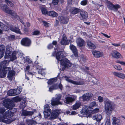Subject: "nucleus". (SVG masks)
I'll use <instances>...</instances> for the list:
<instances>
[{"label": "nucleus", "instance_id": "obj_1", "mask_svg": "<svg viewBox=\"0 0 125 125\" xmlns=\"http://www.w3.org/2000/svg\"><path fill=\"white\" fill-rule=\"evenodd\" d=\"M52 55V56H55L58 62H60L61 67L62 70H64L65 68L71 66L72 65L70 62L64 57L66 55L64 51H60L58 49H55V51L53 52Z\"/></svg>", "mask_w": 125, "mask_h": 125}, {"label": "nucleus", "instance_id": "obj_2", "mask_svg": "<svg viewBox=\"0 0 125 125\" xmlns=\"http://www.w3.org/2000/svg\"><path fill=\"white\" fill-rule=\"evenodd\" d=\"M5 111L4 108H0V122L8 124L14 121L15 118L12 117L14 113L12 112L9 110L4 112Z\"/></svg>", "mask_w": 125, "mask_h": 125}, {"label": "nucleus", "instance_id": "obj_3", "mask_svg": "<svg viewBox=\"0 0 125 125\" xmlns=\"http://www.w3.org/2000/svg\"><path fill=\"white\" fill-rule=\"evenodd\" d=\"M7 72H8L7 77L10 80H11L15 75V72L14 71L11 70V68L9 67L2 68L0 69V77H5Z\"/></svg>", "mask_w": 125, "mask_h": 125}, {"label": "nucleus", "instance_id": "obj_4", "mask_svg": "<svg viewBox=\"0 0 125 125\" xmlns=\"http://www.w3.org/2000/svg\"><path fill=\"white\" fill-rule=\"evenodd\" d=\"M11 49V47L9 46L6 47L4 58L5 59L9 58L10 61H13L17 59V57L15 54H16V52L14 51L12 52Z\"/></svg>", "mask_w": 125, "mask_h": 125}, {"label": "nucleus", "instance_id": "obj_5", "mask_svg": "<svg viewBox=\"0 0 125 125\" xmlns=\"http://www.w3.org/2000/svg\"><path fill=\"white\" fill-rule=\"evenodd\" d=\"M0 8L5 13L11 15L15 18H17L18 20H19L20 18L16 13L14 11L10 9L7 5H0Z\"/></svg>", "mask_w": 125, "mask_h": 125}, {"label": "nucleus", "instance_id": "obj_6", "mask_svg": "<svg viewBox=\"0 0 125 125\" xmlns=\"http://www.w3.org/2000/svg\"><path fill=\"white\" fill-rule=\"evenodd\" d=\"M104 102L105 104V109L106 113L108 115L111 114L113 110L112 105V102L107 98H105Z\"/></svg>", "mask_w": 125, "mask_h": 125}, {"label": "nucleus", "instance_id": "obj_7", "mask_svg": "<svg viewBox=\"0 0 125 125\" xmlns=\"http://www.w3.org/2000/svg\"><path fill=\"white\" fill-rule=\"evenodd\" d=\"M43 114L45 118L53 120L50 119L51 115L52 114L51 110L50 109L49 104H46L44 106Z\"/></svg>", "mask_w": 125, "mask_h": 125}, {"label": "nucleus", "instance_id": "obj_8", "mask_svg": "<svg viewBox=\"0 0 125 125\" xmlns=\"http://www.w3.org/2000/svg\"><path fill=\"white\" fill-rule=\"evenodd\" d=\"M62 95L60 94H55L54 97H53L52 99L51 104L52 105H56L59 104H62V103L60 101Z\"/></svg>", "mask_w": 125, "mask_h": 125}, {"label": "nucleus", "instance_id": "obj_9", "mask_svg": "<svg viewBox=\"0 0 125 125\" xmlns=\"http://www.w3.org/2000/svg\"><path fill=\"white\" fill-rule=\"evenodd\" d=\"M92 109V108L90 107L89 106H84L81 112L83 114L88 115L89 117H91L92 116L91 114Z\"/></svg>", "mask_w": 125, "mask_h": 125}, {"label": "nucleus", "instance_id": "obj_10", "mask_svg": "<svg viewBox=\"0 0 125 125\" xmlns=\"http://www.w3.org/2000/svg\"><path fill=\"white\" fill-rule=\"evenodd\" d=\"M62 113V112L60 109H57L52 111V114L50 118L51 119L54 120L57 118L59 115Z\"/></svg>", "mask_w": 125, "mask_h": 125}, {"label": "nucleus", "instance_id": "obj_11", "mask_svg": "<svg viewBox=\"0 0 125 125\" xmlns=\"http://www.w3.org/2000/svg\"><path fill=\"white\" fill-rule=\"evenodd\" d=\"M4 106L8 109H11L14 107V104L9 99H7L3 102Z\"/></svg>", "mask_w": 125, "mask_h": 125}, {"label": "nucleus", "instance_id": "obj_12", "mask_svg": "<svg viewBox=\"0 0 125 125\" xmlns=\"http://www.w3.org/2000/svg\"><path fill=\"white\" fill-rule=\"evenodd\" d=\"M110 55L113 58H122L123 57L116 50H114L111 53Z\"/></svg>", "mask_w": 125, "mask_h": 125}, {"label": "nucleus", "instance_id": "obj_13", "mask_svg": "<svg viewBox=\"0 0 125 125\" xmlns=\"http://www.w3.org/2000/svg\"><path fill=\"white\" fill-rule=\"evenodd\" d=\"M21 44L25 46H29L30 45L31 42L29 38H23L21 41Z\"/></svg>", "mask_w": 125, "mask_h": 125}, {"label": "nucleus", "instance_id": "obj_14", "mask_svg": "<svg viewBox=\"0 0 125 125\" xmlns=\"http://www.w3.org/2000/svg\"><path fill=\"white\" fill-rule=\"evenodd\" d=\"M76 96L73 95H68L65 98L64 102L68 104L69 103H71L74 101Z\"/></svg>", "mask_w": 125, "mask_h": 125}, {"label": "nucleus", "instance_id": "obj_15", "mask_svg": "<svg viewBox=\"0 0 125 125\" xmlns=\"http://www.w3.org/2000/svg\"><path fill=\"white\" fill-rule=\"evenodd\" d=\"M108 8L110 9L113 10L115 11L118 8L120 7V6L118 5H113L111 2L108 1L107 5Z\"/></svg>", "mask_w": 125, "mask_h": 125}, {"label": "nucleus", "instance_id": "obj_16", "mask_svg": "<svg viewBox=\"0 0 125 125\" xmlns=\"http://www.w3.org/2000/svg\"><path fill=\"white\" fill-rule=\"evenodd\" d=\"M59 88L61 90L62 89V85L60 83L59 85L55 84L50 87L49 88V91L50 92H51L53 90L57 89Z\"/></svg>", "mask_w": 125, "mask_h": 125}, {"label": "nucleus", "instance_id": "obj_17", "mask_svg": "<svg viewBox=\"0 0 125 125\" xmlns=\"http://www.w3.org/2000/svg\"><path fill=\"white\" fill-rule=\"evenodd\" d=\"M65 80L67 81L74 84L81 85L83 84L84 83V82L83 81L79 82L75 81L72 80L70 79L69 78L66 76H65Z\"/></svg>", "mask_w": 125, "mask_h": 125}, {"label": "nucleus", "instance_id": "obj_18", "mask_svg": "<svg viewBox=\"0 0 125 125\" xmlns=\"http://www.w3.org/2000/svg\"><path fill=\"white\" fill-rule=\"evenodd\" d=\"M71 41L70 40H68L65 34H63L62 36V38L61 43V44L63 45H67L71 42Z\"/></svg>", "mask_w": 125, "mask_h": 125}, {"label": "nucleus", "instance_id": "obj_19", "mask_svg": "<svg viewBox=\"0 0 125 125\" xmlns=\"http://www.w3.org/2000/svg\"><path fill=\"white\" fill-rule=\"evenodd\" d=\"M93 94L91 93H87L84 94L82 96L83 100L87 101L89 100L92 97Z\"/></svg>", "mask_w": 125, "mask_h": 125}, {"label": "nucleus", "instance_id": "obj_20", "mask_svg": "<svg viewBox=\"0 0 125 125\" xmlns=\"http://www.w3.org/2000/svg\"><path fill=\"white\" fill-rule=\"evenodd\" d=\"M92 53L94 56L97 58H99L102 56L103 54L102 52H100L94 50L92 52Z\"/></svg>", "mask_w": 125, "mask_h": 125}, {"label": "nucleus", "instance_id": "obj_21", "mask_svg": "<svg viewBox=\"0 0 125 125\" xmlns=\"http://www.w3.org/2000/svg\"><path fill=\"white\" fill-rule=\"evenodd\" d=\"M76 43L78 46L81 47L85 44V42L84 40L80 38H79L76 40Z\"/></svg>", "mask_w": 125, "mask_h": 125}, {"label": "nucleus", "instance_id": "obj_22", "mask_svg": "<svg viewBox=\"0 0 125 125\" xmlns=\"http://www.w3.org/2000/svg\"><path fill=\"white\" fill-rule=\"evenodd\" d=\"M70 49L72 51L75 57H77L78 56L77 50L75 46L73 45H70Z\"/></svg>", "mask_w": 125, "mask_h": 125}, {"label": "nucleus", "instance_id": "obj_23", "mask_svg": "<svg viewBox=\"0 0 125 125\" xmlns=\"http://www.w3.org/2000/svg\"><path fill=\"white\" fill-rule=\"evenodd\" d=\"M58 19L61 23L65 24L67 23L69 21L67 17H64L63 16L59 17Z\"/></svg>", "mask_w": 125, "mask_h": 125}, {"label": "nucleus", "instance_id": "obj_24", "mask_svg": "<svg viewBox=\"0 0 125 125\" xmlns=\"http://www.w3.org/2000/svg\"><path fill=\"white\" fill-rule=\"evenodd\" d=\"M113 74L115 76L122 79L125 78V74L120 73H118L115 72L113 73Z\"/></svg>", "mask_w": 125, "mask_h": 125}, {"label": "nucleus", "instance_id": "obj_25", "mask_svg": "<svg viewBox=\"0 0 125 125\" xmlns=\"http://www.w3.org/2000/svg\"><path fill=\"white\" fill-rule=\"evenodd\" d=\"M93 119L95 120L98 121L100 122L102 118V116L100 114H94L92 115L91 117Z\"/></svg>", "mask_w": 125, "mask_h": 125}, {"label": "nucleus", "instance_id": "obj_26", "mask_svg": "<svg viewBox=\"0 0 125 125\" xmlns=\"http://www.w3.org/2000/svg\"><path fill=\"white\" fill-rule=\"evenodd\" d=\"M10 61V60H4L1 63V65H0V67L1 69L5 68V67H5V66L8 65Z\"/></svg>", "mask_w": 125, "mask_h": 125}, {"label": "nucleus", "instance_id": "obj_27", "mask_svg": "<svg viewBox=\"0 0 125 125\" xmlns=\"http://www.w3.org/2000/svg\"><path fill=\"white\" fill-rule=\"evenodd\" d=\"M33 114V112L31 111H28L25 110H23L21 114L22 116H26L28 115H31Z\"/></svg>", "mask_w": 125, "mask_h": 125}, {"label": "nucleus", "instance_id": "obj_28", "mask_svg": "<svg viewBox=\"0 0 125 125\" xmlns=\"http://www.w3.org/2000/svg\"><path fill=\"white\" fill-rule=\"evenodd\" d=\"M113 124L114 125H119L120 124V120L115 117H113L112 119Z\"/></svg>", "mask_w": 125, "mask_h": 125}, {"label": "nucleus", "instance_id": "obj_29", "mask_svg": "<svg viewBox=\"0 0 125 125\" xmlns=\"http://www.w3.org/2000/svg\"><path fill=\"white\" fill-rule=\"evenodd\" d=\"M47 15L49 16L55 17L57 16L58 14L55 12L51 11L47 12Z\"/></svg>", "mask_w": 125, "mask_h": 125}, {"label": "nucleus", "instance_id": "obj_30", "mask_svg": "<svg viewBox=\"0 0 125 125\" xmlns=\"http://www.w3.org/2000/svg\"><path fill=\"white\" fill-rule=\"evenodd\" d=\"M80 14L82 17V19H85L87 18V13L85 11H81Z\"/></svg>", "mask_w": 125, "mask_h": 125}, {"label": "nucleus", "instance_id": "obj_31", "mask_svg": "<svg viewBox=\"0 0 125 125\" xmlns=\"http://www.w3.org/2000/svg\"><path fill=\"white\" fill-rule=\"evenodd\" d=\"M10 27V29L12 31L17 33L21 34V32L18 28L14 27H11V26Z\"/></svg>", "mask_w": 125, "mask_h": 125}, {"label": "nucleus", "instance_id": "obj_32", "mask_svg": "<svg viewBox=\"0 0 125 125\" xmlns=\"http://www.w3.org/2000/svg\"><path fill=\"white\" fill-rule=\"evenodd\" d=\"M81 102L80 101H78L76 102L75 104L73 106V109L74 110H76L80 106Z\"/></svg>", "mask_w": 125, "mask_h": 125}, {"label": "nucleus", "instance_id": "obj_33", "mask_svg": "<svg viewBox=\"0 0 125 125\" xmlns=\"http://www.w3.org/2000/svg\"><path fill=\"white\" fill-rule=\"evenodd\" d=\"M88 46L90 48L94 49L96 48V46L94 44L91 42L90 41H88L87 42Z\"/></svg>", "mask_w": 125, "mask_h": 125}, {"label": "nucleus", "instance_id": "obj_34", "mask_svg": "<svg viewBox=\"0 0 125 125\" xmlns=\"http://www.w3.org/2000/svg\"><path fill=\"white\" fill-rule=\"evenodd\" d=\"M71 13L73 14H75L80 11V10L78 8H73L70 10Z\"/></svg>", "mask_w": 125, "mask_h": 125}, {"label": "nucleus", "instance_id": "obj_35", "mask_svg": "<svg viewBox=\"0 0 125 125\" xmlns=\"http://www.w3.org/2000/svg\"><path fill=\"white\" fill-rule=\"evenodd\" d=\"M16 57L17 55H18V57L21 58L22 60L24 59H25L24 55L20 52H16Z\"/></svg>", "mask_w": 125, "mask_h": 125}, {"label": "nucleus", "instance_id": "obj_36", "mask_svg": "<svg viewBox=\"0 0 125 125\" xmlns=\"http://www.w3.org/2000/svg\"><path fill=\"white\" fill-rule=\"evenodd\" d=\"M28 125H33L36 124V122L32 120H27L26 121Z\"/></svg>", "mask_w": 125, "mask_h": 125}, {"label": "nucleus", "instance_id": "obj_37", "mask_svg": "<svg viewBox=\"0 0 125 125\" xmlns=\"http://www.w3.org/2000/svg\"><path fill=\"white\" fill-rule=\"evenodd\" d=\"M9 25L7 23L6 25L3 24L1 27V28L4 31H7L9 30Z\"/></svg>", "mask_w": 125, "mask_h": 125}, {"label": "nucleus", "instance_id": "obj_38", "mask_svg": "<svg viewBox=\"0 0 125 125\" xmlns=\"http://www.w3.org/2000/svg\"><path fill=\"white\" fill-rule=\"evenodd\" d=\"M57 44V41H53L52 43L49 45L48 46V48L49 49H52L53 47V45H56Z\"/></svg>", "mask_w": 125, "mask_h": 125}, {"label": "nucleus", "instance_id": "obj_39", "mask_svg": "<svg viewBox=\"0 0 125 125\" xmlns=\"http://www.w3.org/2000/svg\"><path fill=\"white\" fill-rule=\"evenodd\" d=\"M57 80V79L56 78H52L50 79L49 80L47 83L48 84H51L56 82Z\"/></svg>", "mask_w": 125, "mask_h": 125}, {"label": "nucleus", "instance_id": "obj_40", "mask_svg": "<svg viewBox=\"0 0 125 125\" xmlns=\"http://www.w3.org/2000/svg\"><path fill=\"white\" fill-rule=\"evenodd\" d=\"M13 90H14L15 95L19 94L21 91V89L18 88L17 89H13Z\"/></svg>", "mask_w": 125, "mask_h": 125}, {"label": "nucleus", "instance_id": "obj_41", "mask_svg": "<svg viewBox=\"0 0 125 125\" xmlns=\"http://www.w3.org/2000/svg\"><path fill=\"white\" fill-rule=\"evenodd\" d=\"M38 72L39 74H40L42 75H44L46 73V71L45 69H39Z\"/></svg>", "mask_w": 125, "mask_h": 125}, {"label": "nucleus", "instance_id": "obj_42", "mask_svg": "<svg viewBox=\"0 0 125 125\" xmlns=\"http://www.w3.org/2000/svg\"><path fill=\"white\" fill-rule=\"evenodd\" d=\"M43 14L47 15V9L45 8L42 7L40 8Z\"/></svg>", "mask_w": 125, "mask_h": 125}, {"label": "nucleus", "instance_id": "obj_43", "mask_svg": "<svg viewBox=\"0 0 125 125\" xmlns=\"http://www.w3.org/2000/svg\"><path fill=\"white\" fill-rule=\"evenodd\" d=\"M7 94L10 96H15L13 89H11L9 90L7 92Z\"/></svg>", "mask_w": 125, "mask_h": 125}, {"label": "nucleus", "instance_id": "obj_44", "mask_svg": "<svg viewBox=\"0 0 125 125\" xmlns=\"http://www.w3.org/2000/svg\"><path fill=\"white\" fill-rule=\"evenodd\" d=\"M98 106L97 104H96L95 102H93L90 104L89 106L90 107L92 108V107L95 106Z\"/></svg>", "mask_w": 125, "mask_h": 125}, {"label": "nucleus", "instance_id": "obj_45", "mask_svg": "<svg viewBox=\"0 0 125 125\" xmlns=\"http://www.w3.org/2000/svg\"><path fill=\"white\" fill-rule=\"evenodd\" d=\"M26 105V103L25 101H23L21 102L20 104V107L22 108H24Z\"/></svg>", "mask_w": 125, "mask_h": 125}, {"label": "nucleus", "instance_id": "obj_46", "mask_svg": "<svg viewBox=\"0 0 125 125\" xmlns=\"http://www.w3.org/2000/svg\"><path fill=\"white\" fill-rule=\"evenodd\" d=\"M5 49V46L2 45H0V52L4 54Z\"/></svg>", "mask_w": 125, "mask_h": 125}, {"label": "nucleus", "instance_id": "obj_47", "mask_svg": "<svg viewBox=\"0 0 125 125\" xmlns=\"http://www.w3.org/2000/svg\"><path fill=\"white\" fill-rule=\"evenodd\" d=\"M33 66H32V65H28L26 66V68L25 70V74H26V72L27 71H28L30 70V69Z\"/></svg>", "mask_w": 125, "mask_h": 125}, {"label": "nucleus", "instance_id": "obj_48", "mask_svg": "<svg viewBox=\"0 0 125 125\" xmlns=\"http://www.w3.org/2000/svg\"><path fill=\"white\" fill-rule=\"evenodd\" d=\"M92 110H91V114L92 115L93 114L98 112L99 109L98 108H96L94 110H93V108H92Z\"/></svg>", "mask_w": 125, "mask_h": 125}, {"label": "nucleus", "instance_id": "obj_49", "mask_svg": "<svg viewBox=\"0 0 125 125\" xmlns=\"http://www.w3.org/2000/svg\"><path fill=\"white\" fill-rule=\"evenodd\" d=\"M26 62L28 64H31L32 66H33L32 61L29 58H27L26 61Z\"/></svg>", "mask_w": 125, "mask_h": 125}, {"label": "nucleus", "instance_id": "obj_50", "mask_svg": "<svg viewBox=\"0 0 125 125\" xmlns=\"http://www.w3.org/2000/svg\"><path fill=\"white\" fill-rule=\"evenodd\" d=\"M5 1L9 6L12 7L13 6V4L11 2L9 1L8 0H5Z\"/></svg>", "mask_w": 125, "mask_h": 125}, {"label": "nucleus", "instance_id": "obj_51", "mask_svg": "<svg viewBox=\"0 0 125 125\" xmlns=\"http://www.w3.org/2000/svg\"><path fill=\"white\" fill-rule=\"evenodd\" d=\"M87 3V1L86 0H84L82 1L80 3L83 6L86 5Z\"/></svg>", "mask_w": 125, "mask_h": 125}, {"label": "nucleus", "instance_id": "obj_52", "mask_svg": "<svg viewBox=\"0 0 125 125\" xmlns=\"http://www.w3.org/2000/svg\"><path fill=\"white\" fill-rule=\"evenodd\" d=\"M21 98L18 97H14L13 99V101L15 102H17L20 101H21Z\"/></svg>", "mask_w": 125, "mask_h": 125}, {"label": "nucleus", "instance_id": "obj_53", "mask_svg": "<svg viewBox=\"0 0 125 125\" xmlns=\"http://www.w3.org/2000/svg\"><path fill=\"white\" fill-rule=\"evenodd\" d=\"M98 100L99 101L100 103L102 102L104 100L103 97L100 96H98Z\"/></svg>", "mask_w": 125, "mask_h": 125}, {"label": "nucleus", "instance_id": "obj_54", "mask_svg": "<svg viewBox=\"0 0 125 125\" xmlns=\"http://www.w3.org/2000/svg\"><path fill=\"white\" fill-rule=\"evenodd\" d=\"M44 25L46 27H48L50 26V24L45 21H42Z\"/></svg>", "mask_w": 125, "mask_h": 125}, {"label": "nucleus", "instance_id": "obj_55", "mask_svg": "<svg viewBox=\"0 0 125 125\" xmlns=\"http://www.w3.org/2000/svg\"><path fill=\"white\" fill-rule=\"evenodd\" d=\"M52 3L54 5H57L58 4L59 2L58 0H53L52 1Z\"/></svg>", "mask_w": 125, "mask_h": 125}, {"label": "nucleus", "instance_id": "obj_56", "mask_svg": "<svg viewBox=\"0 0 125 125\" xmlns=\"http://www.w3.org/2000/svg\"><path fill=\"white\" fill-rule=\"evenodd\" d=\"M105 125H110V119H107V120Z\"/></svg>", "mask_w": 125, "mask_h": 125}, {"label": "nucleus", "instance_id": "obj_57", "mask_svg": "<svg viewBox=\"0 0 125 125\" xmlns=\"http://www.w3.org/2000/svg\"><path fill=\"white\" fill-rule=\"evenodd\" d=\"M92 82L94 84H96L97 83L98 80L95 78H93L92 79Z\"/></svg>", "mask_w": 125, "mask_h": 125}, {"label": "nucleus", "instance_id": "obj_58", "mask_svg": "<svg viewBox=\"0 0 125 125\" xmlns=\"http://www.w3.org/2000/svg\"><path fill=\"white\" fill-rule=\"evenodd\" d=\"M111 44L112 45L115 47H118L120 45V44L119 43H111Z\"/></svg>", "mask_w": 125, "mask_h": 125}, {"label": "nucleus", "instance_id": "obj_59", "mask_svg": "<svg viewBox=\"0 0 125 125\" xmlns=\"http://www.w3.org/2000/svg\"><path fill=\"white\" fill-rule=\"evenodd\" d=\"M81 69L84 72H86V70H88V68L85 67V66H83V68Z\"/></svg>", "mask_w": 125, "mask_h": 125}, {"label": "nucleus", "instance_id": "obj_60", "mask_svg": "<svg viewBox=\"0 0 125 125\" xmlns=\"http://www.w3.org/2000/svg\"><path fill=\"white\" fill-rule=\"evenodd\" d=\"M39 31H36L34 32L33 34L34 35H37L39 34Z\"/></svg>", "mask_w": 125, "mask_h": 125}, {"label": "nucleus", "instance_id": "obj_61", "mask_svg": "<svg viewBox=\"0 0 125 125\" xmlns=\"http://www.w3.org/2000/svg\"><path fill=\"white\" fill-rule=\"evenodd\" d=\"M122 68L120 65H119L117 66V67L116 70H118L119 71H121L122 70Z\"/></svg>", "mask_w": 125, "mask_h": 125}, {"label": "nucleus", "instance_id": "obj_62", "mask_svg": "<svg viewBox=\"0 0 125 125\" xmlns=\"http://www.w3.org/2000/svg\"><path fill=\"white\" fill-rule=\"evenodd\" d=\"M71 113L69 111H66V112H65L64 113V114H67L68 115H71Z\"/></svg>", "mask_w": 125, "mask_h": 125}, {"label": "nucleus", "instance_id": "obj_63", "mask_svg": "<svg viewBox=\"0 0 125 125\" xmlns=\"http://www.w3.org/2000/svg\"><path fill=\"white\" fill-rule=\"evenodd\" d=\"M101 33L104 36L107 37V38H109L110 37V36H108L106 34L104 33Z\"/></svg>", "mask_w": 125, "mask_h": 125}, {"label": "nucleus", "instance_id": "obj_64", "mask_svg": "<svg viewBox=\"0 0 125 125\" xmlns=\"http://www.w3.org/2000/svg\"><path fill=\"white\" fill-rule=\"evenodd\" d=\"M59 125H67V124L66 123H59Z\"/></svg>", "mask_w": 125, "mask_h": 125}]
</instances>
